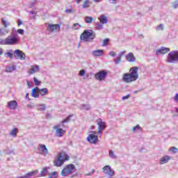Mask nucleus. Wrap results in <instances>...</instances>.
<instances>
[{
	"label": "nucleus",
	"instance_id": "nucleus-1",
	"mask_svg": "<svg viewBox=\"0 0 178 178\" xmlns=\"http://www.w3.org/2000/svg\"><path fill=\"white\" fill-rule=\"evenodd\" d=\"M138 79V67H132L129 70V73L123 74L122 81L124 83H133Z\"/></svg>",
	"mask_w": 178,
	"mask_h": 178
},
{
	"label": "nucleus",
	"instance_id": "nucleus-2",
	"mask_svg": "<svg viewBox=\"0 0 178 178\" xmlns=\"http://www.w3.org/2000/svg\"><path fill=\"white\" fill-rule=\"evenodd\" d=\"M70 159L69 154H66V152H61L58 154L57 158L54 161V166L60 168L67 161Z\"/></svg>",
	"mask_w": 178,
	"mask_h": 178
},
{
	"label": "nucleus",
	"instance_id": "nucleus-3",
	"mask_svg": "<svg viewBox=\"0 0 178 178\" xmlns=\"http://www.w3.org/2000/svg\"><path fill=\"white\" fill-rule=\"evenodd\" d=\"M94 38H95V33L92 30H84L80 36V40L85 42H91Z\"/></svg>",
	"mask_w": 178,
	"mask_h": 178
},
{
	"label": "nucleus",
	"instance_id": "nucleus-4",
	"mask_svg": "<svg viewBox=\"0 0 178 178\" xmlns=\"http://www.w3.org/2000/svg\"><path fill=\"white\" fill-rule=\"evenodd\" d=\"M74 172H76V165L74 164H67L62 169L60 175L66 177V176H69V175H72Z\"/></svg>",
	"mask_w": 178,
	"mask_h": 178
},
{
	"label": "nucleus",
	"instance_id": "nucleus-5",
	"mask_svg": "<svg viewBox=\"0 0 178 178\" xmlns=\"http://www.w3.org/2000/svg\"><path fill=\"white\" fill-rule=\"evenodd\" d=\"M19 42V37L17 36H8L4 40L5 45H15Z\"/></svg>",
	"mask_w": 178,
	"mask_h": 178
},
{
	"label": "nucleus",
	"instance_id": "nucleus-6",
	"mask_svg": "<svg viewBox=\"0 0 178 178\" xmlns=\"http://www.w3.org/2000/svg\"><path fill=\"white\" fill-rule=\"evenodd\" d=\"M87 137V140L90 144H97L98 143V136L96 131H92Z\"/></svg>",
	"mask_w": 178,
	"mask_h": 178
},
{
	"label": "nucleus",
	"instance_id": "nucleus-7",
	"mask_svg": "<svg viewBox=\"0 0 178 178\" xmlns=\"http://www.w3.org/2000/svg\"><path fill=\"white\" fill-rule=\"evenodd\" d=\"M106 76H108V72L102 70L95 74V78L99 81H102L106 79Z\"/></svg>",
	"mask_w": 178,
	"mask_h": 178
},
{
	"label": "nucleus",
	"instance_id": "nucleus-8",
	"mask_svg": "<svg viewBox=\"0 0 178 178\" xmlns=\"http://www.w3.org/2000/svg\"><path fill=\"white\" fill-rule=\"evenodd\" d=\"M47 30L48 31H50V33H56L58 31H60V25L59 24H48Z\"/></svg>",
	"mask_w": 178,
	"mask_h": 178
},
{
	"label": "nucleus",
	"instance_id": "nucleus-9",
	"mask_svg": "<svg viewBox=\"0 0 178 178\" xmlns=\"http://www.w3.org/2000/svg\"><path fill=\"white\" fill-rule=\"evenodd\" d=\"M97 122L98 126L97 134H101V133L106 129V123L105 122H102V119L101 118L97 119Z\"/></svg>",
	"mask_w": 178,
	"mask_h": 178
},
{
	"label": "nucleus",
	"instance_id": "nucleus-10",
	"mask_svg": "<svg viewBox=\"0 0 178 178\" xmlns=\"http://www.w3.org/2000/svg\"><path fill=\"white\" fill-rule=\"evenodd\" d=\"M177 60H178V52L170 51L168 54V62H170V63H173V62H177Z\"/></svg>",
	"mask_w": 178,
	"mask_h": 178
},
{
	"label": "nucleus",
	"instance_id": "nucleus-11",
	"mask_svg": "<svg viewBox=\"0 0 178 178\" xmlns=\"http://www.w3.org/2000/svg\"><path fill=\"white\" fill-rule=\"evenodd\" d=\"M14 55L16 59H20L21 60L26 59V54L19 49H16L14 52Z\"/></svg>",
	"mask_w": 178,
	"mask_h": 178
},
{
	"label": "nucleus",
	"instance_id": "nucleus-12",
	"mask_svg": "<svg viewBox=\"0 0 178 178\" xmlns=\"http://www.w3.org/2000/svg\"><path fill=\"white\" fill-rule=\"evenodd\" d=\"M103 172L108 175L111 177L115 175V171L112 170L110 165H106L102 168Z\"/></svg>",
	"mask_w": 178,
	"mask_h": 178
},
{
	"label": "nucleus",
	"instance_id": "nucleus-13",
	"mask_svg": "<svg viewBox=\"0 0 178 178\" xmlns=\"http://www.w3.org/2000/svg\"><path fill=\"white\" fill-rule=\"evenodd\" d=\"M54 130H56V137H63V134L66 133V131L62 129V128H59V125H55L54 127Z\"/></svg>",
	"mask_w": 178,
	"mask_h": 178
},
{
	"label": "nucleus",
	"instance_id": "nucleus-14",
	"mask_svg": "<svg viewBox=\"0 0 178 178\" xmlns=\"http://www.w3.org/2000/svg\"><path fill=\"white\" fill-rule=\"evenodd\" d=\"M18 106H19V103H17V102H16V100H12V101L8 102L9 109L15 111V109H17Z\"/></svg>",
	"mask_w": 178,
	"mask_h": 178
},
{
	"label": "nucleus",
	"instance_id": "nucleus-15",
	"mask_svg": "<svg viewBox=\"0 0 178 178\" xmlns=\"http://www.w3.org/2000/svg\"><path fill=\"white\" fill-rule=\"evenodd\" d=\"M170 51V49L168 47H161L160 49H158L156 51V55H159L160 54L164 55V54H168V52H169Z\"/></svg>",
	"mask_w": 178,
	"mask_h": 178
},
{
	"label": "nucleus",
	"instance_id": "nucleus-16",
	"mask_svg": "<svg viewBox=\"0 0 178 178\" xmlns=\"http://www.w3.org/2000/svg\"><path fill=\"white\" fill-rule=\"evenodd\" d=\"M40 154H48V149L45 145H39Z\"/></svg>",
	"mask_w": 178,
	"mask_h": 178
},
{
	"label": "nucleus",
	"instance_id": "nucleus-17",
	"mask_svg": "<svg viewBox=\"0 0 178 178\" xmlns=\"http://www.w3.org/2000/svg\"><path fill=\"white\" fill-rule=\"evenodd\" d=\"M126 59L128 62H136L137 59L134 57V54L133 53H129L126 56Z\"/></svg>",
	"mask_w": 178,
	"mask_h": 178
},
{
	"label": "nucleus",
	"instance_id": "nucleus-18",
	"mask_svg": "<svg viewBox=\"0 0 178 178\" xmlns=\"http://www.w3.org/2000/svg\"><path fill=\"white\" fill-rule=\"evenodd\" d=\"M40 70V67L37 65H32L31 68L29 70V74H34L36 72H38Z\"/></svg>",
	"mask_w": 178,
	"mask_h": 178
},
{
	"label": "nucleus",
	"instance_id": "nucleus-19",
	"mask_svg": "<svg viewBox=\"0 0 178 178\" xmlns=\"http://www.w3.org/2000/svg\"><path fill=\"white\" fill-rule=\"evenodd\" d=\"M171 158L169 156H164L160 159V165H163L164 163H168L170 161Z\"/></svg>",
	"mask_w": 178,
	"mask_h": 178
},
{
	"label": "nucleus",
	"instance_id": "nucleus-20",
	"mask_svg": "<svg viewBox=\"0 0 178 178\" xmlns=\"http://www.w3.org/2000/svg\"><path fill=\"white\" fill-rule=\"evenodd\" d=\"M35 175H38V170H35L31 172H28L24 175V178L31 177L32 176H35Z\"/></svg>",
	"mask_w": 178,
	"mask_h": 178
},
{
	"label": "nucleus",
	"instance_id": "nucleus-21",
	"mask_svg": "<svg viewBox=\"0 0 178 178\" xmlns=\"http://www.w3.org/2000/svg\"><path fill=\"white\" fill-rule=\"evenodd\" d=\"M98 20H99L100 23H102V24H106V23H108V17H106L105 16V15H102L99 18Z\"/></svg>",
	"mask_w": 178,
	"mask_h": 178
},
{
	"label": "nucleus",
	"instance_id": "nucleus-22",
	"mask_svg": "<svg viewBox=\"0 0 178 178\" xmlns=\"http://www.w3.org/2000/svg\"><path fill=\"white\" fill-rule=\"evenodd\" d=\"M93 56H102L104 55V50L102 49H97L95 50L92 52Z\"/></svg>",
	"mask_w": 178,
	"mask_h": 178
},
{
	"label": "nucleus",
	"instance_id": "nucleus-23",
	"mask_svg": "<svg viewBox=\"0 0 178 178\" xmlns=\"http://www.w3.org/2000/svg\"><path fill=\"white\" fill-rule=\"evenodd\" d=\"M126 54V51H122L118 57H117L116 59H115V63L116 65H119L122 60V58H123V56Z\"/></svg>",
	"mask_w": 178,
	"mask_h": 178
},
{
	"label": "nucleus",
	"instance_id": "nucleus-24",
	"mask_svg": "<svg viewBox=\"0 0 178 178\" xmlns=\"http://www.w3.org/2000/svg\"><path fill=\"white\" fill-rule=\"evenodd\" d=\"M47 173H48V168L45 167L42 169L38 176L39 177H44V176H47Z\"/></svg>",
	"mask_w": 178,
	"mask_h": 178
},
{
	"label": "nucleus",
	"instance_id": "nucleus-25",
	"mask_svg": "<svg viewBox=\"0 0 178 178\" xmlns=\"http://www.w3.org/2000/svg\"><path fill=\"white\" fill-rule=\"evenodd\" d=\"M39 94L42 97H44V95H48V89L47 88H41L39 90Z\"/></svg>",
	"mask_w": 178,
	"mask_h": 178
},
{
	"label": "nucleus",
	"instance_id": "nucleus-26",
	"mask_svg": "<svg viewBox=\"0 0 178 178\" xmlns=\"http://www.w3.org/2000/svg\"><path fill=\"white\" fill-rule=\"evenodd\" d=\"M91 6V1L89 0H84L83 2V9H87Z\"/></svg>",
	"mask_w": 178,
	"mask_h": 178
},
{
	"label": "nucleus",
	"instance_id": "nucleus-27",
	"mask_svg": "<svg viewBox=\"0 0 178 178\" xmlns=\"http://www.w3.org/2000/svg\"><path fill=\"white\" fill-rule=\"evenodd\" d=\"M14 70H16L15 65L7 67L6 69V73H12V72H13Z\"/></svg>",
	"mask_w": 178,
	"mask_h": 178
},
{
	"label": "nucleus",
	"instance_id": "nucleus-28",
	"mask_svg": "<svg viewBox=\"0 0 178 178\" xmlns=\"http://www.w3.org/2000/svg\"><path fill=\"white\" fill-rule=\"evenodd\" d=\"M31 95L33 97V98H38V97H40V93L35 91V89H33L31 91Z\"/></svg>",
	"mask_w": 178,
	"mask_h": 178
},
{
	"label": "nucleus",
	"instance_id": "nucleus-29",
	"mask_svg": "<svg viewBox=\"0 0 178 178\" xmlns=\"http://www.w3.org/2000/svg\"><path fill=\"white\" fill-rule=\"evenodd\" d=\"M93 21H94V18H92V17H85V22H86V23H88L89 24H91Z\"/></svg>",
	"mask_w": 178,
	"mask_h": 178
},
{
	"label": "nucleus",
	"instance_id": "nucleus-30",
	"mask_svg": "<svg viewBox=\"0 0 178 178\" xmlns=\"http://www.w3.org/2000/svg\"><path fill=\"white\" fill-rule=\"evenodd\" d=\"M81 28V25L79 23L74 24L72 26V30H79Z\"/></svg>",
	"mask_w": 178,
	"mask_h": 178
},
{
	"label": "nucleus",
	"instance_id": "nucleus-31",
	"mask_svg": "<svg viewBox=\"0 0 178 178\" xmlns=\"http://www.w3.org/2000/svg\"><path fill=\"white\" fill-rule=\"evenodd\" d=\"M96 29H97V30H102V29H104V24L101 22L96 23Z\"/></svg>",
	"mask_w": 178,
	"mask_h": 178
},
{
	"label": "nucleus",
	"instance_id": "nucleus-32",
	"mask_svg": "<svg viewBox=\"0 0 178 178\" xmlns=\"http://www.w3.org/2000/svg\"><path fill=\"white\" fill-rule=\"evenodd\" d=\"M10 135L13 136V137H16V136H17V129L14 128L11 132H10Z\"/></svg>",
	"mask_w": 178,
	"mask_h": 178
},
{
	"label": "nucleus",
	"instance_id": "nucleus-33",
	"mask_svg": "<svg viewBox=\"0 0 178 178\" xmlns=\"http://www.w3.org/2000/svg\"><path fill=\"white\" fill-rule=\"evenodd\" d=\"M33 81L35 83V86H40V84H41V81H39L38 79H37V77L33 78Z\"/></svg>",
	"mask_w": 178,
	"mask_h": 178
},
{
	"label": "nucleus",
	"instance_id": "nucleus-34",
	"mask_svg": "<svg viewBox=\"0 0 178 178\" xmlns=\"http://www.w3.org/2000/svg\"><path fill=\"white\" fill-rule=\"evenodd\" d=\"M109 156H111V158H113L114 159H116L117 158V156L115 155V152H113V150H110Z\"/></svg>",
	"mask_w": 178,
	"mask_h": 178
},
{
	"label": "nucleus",
	"instance_id": "nucleus-35",
	"mask_svg": "<svg viewBox=\"0 0 178 178\" xmlns=\"http://www.w3.org/2000/svg\"><path fill=\"white\" fill-rule=\"evenodd\" d=\"M170 151L173 152V154H177L178 149L177 147H172L170 148Z\"/></svg>",
	"mask_w": 178,
	"mask_h": 178
},
{
	"label": "nucleus",
	"instance_id": "nucleus-36",
	"mask_svg": "<svg viewBox=\"0 0 178 178\" xmlns=\"http://www.w3.org/2000/svg\"><path fill=\"white\" fill-rule=\"evenodd\" d=\"M45 109H47V106H45V104H41L38 106L39 111H45Z\"/></svg>",
	"mask_w": 178,
	"mask_h": 178
},
{
	"label": "nucleus",
	"instance_id": "nucleus-37",
	"mask_svg": "<svg viewBox=\"0 0 178 178\" xmlns=\"http://www.w3.org/2000/svg\"><path fill=\"white\" fill-rule=\"evenodd\" d=\"M58 177V172H52L48 178H56Z\"/></svg>",
	"mask_w": 178,
	"mask_h": 178
},
{
	"label": "nucleus",
	"instance_id": "nucleus-38",
	"mask_svg": "<svg viewBox=\"0 0 178 178\" xmlns=\"http://www.w3.org/2000/svg\"><path fill=\"white\" fill-rule=\"evenodd\" d=\"M73 115H69L66 119L62 121V123H67V122H70V118H72Z\"/></svg>",
	"mask_w": 178,
	"mask_h": 178
},
{
	"label": "nucleus",
	"instance_id": "nucleus-39",
	"mask_svg": "<svg viewBox=\"0 0 178 178\" xmlns=\"http://www.w3.org/2000/svg\"><path fill=\"white\" fill-rule=\"evenodd\" d=\"M1 23L3 24L4 27H8V21L5 20V18H1Z\"/></svg>",
	"mask_w": 178,
	"mask_h": 178
},
{
	"label": "nucleus",
	"instance_id": "nucleus-40",
	"mask_svg": "<svg viewBox=\"0 0 178 178\" xmlns=\"http://www.w3.org/2000/svg\"><path fill=\"white\" fill-rule=\"evenodd\" d=\"M108 42H109V39L106 38L103 40V44L102 47H106L108 45Z\"/></svg>",
	"mask_w": 178,
	"mask_h": 178
},
{
	"label": "nucleus",
	"instance_id": "nucleus-41",
	"mask_svg": "<svg viewBox=\"0 0 178 178\" xmlns=\"http://www.w3.org/2000/svg\"><path fill=\"white\" fill-rule=\"evenodd\" d=\"M136 130H141V127H140V125L137 124L136 127H134L132 128V131H136Z\"/></svg>",
	"mask_w": 178,
	"mask_h": 178
},
{
	"label": "nucleus",
	"instance_id": "nucleus-42",
	"mask_svg": "<svg viewBox=\"0 0 178 178\" xmlns=\"http://www.w3.org/2000/svg\"><path fill=\"white\" fill-rule=\"evenodd\" d=\"M156 30L157 31H159L161 30H163V24H161L159 26H158L156 28Z\"/></svg>",
	"mask_w": 178,
	"mask_h": 178
},
{
	"label": "nucleus",
	"instance_id": "nucleus-43",
	"mask_svg": "<svg viewBox=\"0 0 178 178\" xmlns=\"http://www.w3.org/2000/svg\"><path fill=\"white\" fill-rule=\"evenodd\" d=\"M172 6L175 9L178 7V0L172 2Z\"/></svg>",
	"mask_w": 178,
	"mask_h": 178
},
{
	"label": "nucleus",
	"instance_id": "nucleus-44",
	"mask_svg": "<svg viewBox=\"0 0 178 178\" xmlns=\"http://www.w3.org/2000/svg\"><path fill=\"white\" fill-rule=\"evenodd\" d=\"M84 74H86V70H80V72H79V76H84Z\"/></svg>",
	"mask_w": 178,
	"mask_h": 178
},
{
	"label": "nucleus",
	"instance_id": "nucleus-45",
	"mask_svg": "<svg viewBox=\"0 0 178 178\" xmlns=\"http://www.w3.org/2000/svg\"><path fill=\"white\" fill-rule=\"evenodd\" d=\"M17 33H18V34H24V30H23V29H18L17 31Z\"/></svg>",
	"mask_w": 178,
	"mask_h": 178
},
{
	"label": "nucleus",
	"instance_id": "nucleus-46",
	"mask_svg": "<svg viewBox=\"0 0 178 178\" xmlns=\"http://www.w3.org/2000/svg\"><path fill=\"white\" fill-rule=\"evenodd\" d=\"M7 56H8V58H13V54L10 53V52H7L6 53Z\"/></svg>",
	"mask_w": 178,
	"mask_h": 178
},
{
	"label": "nucleus",
	"instance_id": "nucleus-47",
	"mask_svg": "<svg viewBox=\"0 0 178 178\" xmlns=\"http://www.w3.org/2000/svg\"><path fill=\"white\" fill-rule=\"evenodd\" d=\"M130 98V95H127L126 96L122 97V99L124 101Z\"/></svg>",
	"mask_w": 178,
	"mask_h": 178
},
{
	"label": "nucleus",
	"instance_id": "nucleus-48",
	"mask_svg": "<svg viewBox=\"0 0 178 178\" xmlns=\"http://www.w3.org/2000/svg\"><path fill=\"white\" fill-rule=\"evenodd\" d=\"M109 55L111 56H116V52H115V51H110L109 52Z\"/></svg>",
	"mask_w": 178,
	"mask_h": 178
},
{
	"label": "nucleus",
	"instance_id": "nucleus-49",
	"mask_svg": "<svg viewBox=\"0 0 178 178\" xmlns=\"http://www.w3.org/2000/svg\"><path fill=\"white\" fill-rule=\"evenodd\" d=\"M174 99L175 101H176V102H178V93L175 94Z\"/></svg>",
	"mask_w": 178,
	"mask_h": 178
},
{
	"label": "nucleus",
	"instance_id": "nucleus-50",
	"mask_svg": "<svg viewBox=\"0 0 178 178\" xmlns=\"http://www.w3.org/2000/svg\"><path fill=\"white\" fill-rule=\"evenodd\" d=\"M33 90H35V91L38 92V93L40 92V88H38V86L35 87Z\"/></svg>",
	"mask_w": 178,
	"mask_h": 178
},
{
	"label": "nucleus",
	"instance_id": "nucleus-51",
	"mask_svg": "<svg viewBox=\"0 0 178 178\" xmlns=\"http://www.w3.org/2000/svg\"><path fill=\"white\" fill-rule=\"evenodd\" d=\"M94 173V170H92L90 172H88L86 175V176H91Z\"/></svg>",
	"mask_w": 178,
	"mask_h": 178
},
{
	"label": "nucleus",
	"instance_id": "nucleus-52",
	"mask_svg": "<svg viewBox=\"0 0 178 178\" xmlns=\"http://www.w3.org/2000/svg\"><path fill=\"white\" fill-rule=\"evenodd\" d=\"M22 24H23V21H22L21 19L18 20V26H22Z\"/></svg>",
	"mask_w": 178,
	"mask_h": 178
},
{
	"label": "nucleus",
	"instance_id": "nucleus-53",
	"mask_svg": "<svg viewBox=\"0 0 178 178\" xmlns=\"http://www.w3.org/2000/svg\"><path fill=\"white\" fill-rule=\"evenodd\" d=\"M109 2H111V3H116V0H109Z\"/></svg>",
	"mask_w": 178,
	"mask_h": 178
},
{
	"label": "nucleus",
	"instance_id": "nucleus-54",
	"mask_svg": "<svg viewBox=\"0 0 178 178\" xmlns=\"http://www.w3.org/2000/svg\"><path fill=\"white\" fill-rule=\"evenodd\" d=\"M2 54H3V50L2 48H0V56L2 55Z\"/></svg>",
	"mask_w": 178,
	"mask_h": 178
},
{
	"label": "nucleus",
	"instance_id": "nucleus-55",
	"mask_svg": "<svg viewBox=\"0 0 178 178\" xmlns=\"http://www.w3.org/2000/svg\"><path fill=\"white\" fill-rule=\"evenodd\" d=\"M80 2H81V0H76V3L77 4L80 3Z\"/></svg>",
	"mask_w": 178,
	"mask_h": 178
},
{
	"label": "nucleus",
	"instance_id": "nucleus-56",
	"mask_svg": "<svg viewBox=\"0 0 178 178\" xmlns=\"http://www.w3.org/2000/svg\"><path fill=\"white\" fill-rule=\"evenodd\" d=\"M102 0H94L95 2H101Z\"/></svg>",
	"mask_w": 178,
	"mask_h": 178
},
{
	"label": "nucleus",
	"instance_id": "nucleus-57",
	"mask_svg": "<svg viewBox=\"0 0 178 178\" xmlns=\"http://www.w3.org/2000/svg\"><path fill=\"white\" fill-rule=\"evenodd\" d=\"M86 111H90V106H87Z\"/></svg>",
	"mask_w": 178,
	"mask_h": 178
},
{
	"label": "nucleus",
	"instance_id": "nucleus-58",
	"mask_svg": "<svg viewBox=\"0 0 178 178\" xmlns=\"http://www.w3.org/2000/svg\"><path fill=\"white\" fill-rule=\"evenodd\" d=\"M67 12H72V10H67Z\"/></svg>",
	"mask_w": 178,
	"mask_h": 178
},
{
	"label": "nucleus",
	"instance_id": "nucleus-59",
	"mask_svg": "<svg viewBox=\"0 0 178 178\" xmlns=\"http://www.w3.org/2000/svg\"><path fill=\"white\" fill-rule=\"evenodd\" d=\"M27 97H29V93H26V98H27Z\"/></svg>",
	"mask_w": 178,
	"mask_h": 178
},
{
	"label": "nucleus",
	"instance_id": "nucleus-60",
	"mask_svg": "<svg viewBox=\"0 0 178 178\" xmlns=\"http://www.w3.org/2000/svg\"><path fill=\"white\" fill-rule=\"evenodd\" d=\"M83 108H86V105H83Z\"/></svg>",
	"mask_w": 178,
	"mask_h": 178
},
{
	"label": "nucleus",
	"instance_id": "nucleus-61",
	"mask_svg": "<svg viewBox=\"0 0 178 178\" xmlns=\"http://www.w3.org/2000/svg\"><path fill=\"white\" fill-rule=\"evenodd\" d=\"M71 177H73V175H72Z\"/></svg>",
	"mask_w": 178,
	"mask_h": 178
}]
</instances>
